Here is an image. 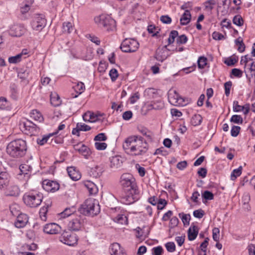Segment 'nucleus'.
I'll return each mask as SVG.
<instances>
[{
    "label": "nucleus",
    "mask_w": 255,
    "mask_h": 255,
    "mask_svg": "<svg viewBox=\"0 0 255 255\" xmlns=\"http://www.w3.org/2000/svg\"><path fill=\"white\" fill-rule=\"evenodd\" d=\"M123 147L128 154L132 156H139L145 154L148 146L143 138L140 136L132 135L127 138L123 144Z\"/></svg>",
    "instance_id": "nucleus-1"
},
{
    "label": "nucleus",
    "mask_w": 255,
    "mask_h": 255,
    "mask_svg": "<svg viewBox=\"0 0 255 255\" xmlns=\"http://www.w3.org/2000/svg\"><path fill=\"white\" fill-rule=\"evenodd\" d=\"M27 146L25 141L17 139L10 141L6 146V151L7 154L13 158H19L23 156L26 152Z\"/></svg>",
    "instance_id": "nucleus-2"
},
{
    "label": "nucleus",
    "mask_w": 255,
    "mask_h": 255,
    "mask_svg": "<svg viewBox=\"0 0 255 255\" xmlns=\"http://www.w3.org/2000/svg\"><path fill=\"white\" fill-rule=\"evenodd\" d=\"M43 195L39 192H32L25 194L23 196L24 204L31 208H35L40 205Z\"/></svg>",
    "instance_id": "nucleus-3"
},
{
    "label": "nucleus",
    "mask_w": 255,
    "mask_h": 255,
    "mask_svg": "<svg viewBox=\"0 0 255 255\" xmlns=\"http://www.w3.org/2000/svg\"><path fill=\"white\" fill-rule=\"evenodd\" d=\"M120 184L123 190H130L134 192V190H137L135 179L131 174H123L120 178Z\"/></svg>",
    "instance_id": "nucleus-4"
},
{
    "label": "nucleus",
    "mask_w": 255,
    "mask_h": 255,
    "mask_svg": "<svg viewBox=\"0 0 255 255\" xmlns=\"http://www.w3.org/2000/svg\"><path fill=\"white\" fill-rule=\"evenodd\" d=\"M95 22L100 27H104L107 30H114L116 26V21L109 15H101L95 18Z\"/></svg>",
    "instance_id": "nucleus-5"
},
{
    "label": "nucleus",
    "mask_w": 255,
    "mask_h": 255,
    "mask_svg": "<svg viewBox=\"0 0 255 255\" xmlns=\"http://www.w3.org/2000/svg\"><path fill=\"white\" fill-rule=\"evenodd\" d=\"M84 212L88 216L93 217L98 214L100 211L98 201L93 199H87L84 203Z\"/></svg>",
    "instance_id": "nucleus-6"
},
{
    "label": "nucleus",
    "mask_w": 255,
    "mask_h": 255,
    "mask_svg": "<svg viewBox=\"0 0 255 255\" xmlns=\"http://www.w3.org/2000/svg\"><path fill=\"white\" fill-rule=\"evenodd\" d=\"M120 200L122 203L126 205L133 203L138 199L137 190H134V192L130 190H123L120 194Z\"/></svg>",
    "instance_id": "nucleus-7"
},
{
    "label": "nucleus",
    "mask_w": 255,
    "mask_h": 255,
    "mask_svg": "<svg viewBox=\"0 0 255 255\" xmlns=\"http://www.w3.org/2000/svg\"><path fill=\"white\" fill-rule=\"evenodd\" d=\"M139 47L138 42L133 39H125L120 46L121 49L124 52H134Z\"/></svg>",
    "instance_id": "nucleus-8"
},
{
    "label": "nucleus",
    "mask_w": 255,
    "mask_h": 255,
    "mask_svg": "<svg viewBox=\"0 0 255 255\" xmlns=\"http://www.w3.org/2000/svg\"><path fill=\"white\" fill-rule=\"evenodd\" d=\"M20 126L21 128H24L23 130L27 134L34 135L39 131V128L35 124L28 120L26 122H22L20 124Z\"/></svg>",
    "instance_id": "nucleus-9"
},
{
    "label": "nucleus",
    "mask_w": 255,
    "mask_h": 255,
    "mask_svg": "<svg viewBox=\"0 0 255 255\" xmlns=\"http://www.w3.org/2000/svg\"><path fill=\"white\" fill-rule=\"evenodd\" d=\"M59 241L65 245L73 246L77 244L78 239L75 235L66 231L59 237Z\"/></svg>",
    "instance_id": "nucleus-10"
},
{
    "label": "nucleus",
    "mask_w": 255,
    "mask_h": 255,
    "mask_svg": "<svg viewBox=\"0 0 255 255\" xmlns=\"http://www.w3.org/2000/svg\"><path fill=\"white\" fill-rule=\"evenodd\" d=\"M46 25V19L41 14H36L31 22L33 30L40 31Z\"/></svg>",
    "instance_id": "nucleus-11"
},
{
    "label": "nucleus",
    "mask_w": 255,
    "mask_h": 255,
    "mask_svg": "<svg viewBox=\"0 0 255 255\" xmlns=\"http://www.w3.org/2000/svg\"><path fill=\"white\" fill-rule=\"evenodd\" d=\"M168 98L169 103L174 106L182 105L183 99L177 93L176 91L170 90L168 93Z\"/></svg>",
    "instance_id": "nucleus-12"
},
{
    "label": "nucleus",
    "mask_w": 255,
    "mask_h": 255,
    "mask_svg": "<svg viewBox=\"0 0 255 255\" xmlns=\"http://www.w3.org/2000/svg\"><path fill=\"white\" fill-rule=\"evenodd\" d=\"M42 187L47 192H54L59 189V184L56 181L46 179L42 182Z\"/></svg>",
    "instance_id": "nucleus-13"
},
{
    "label": "nucleus",
    "mask_w": 255,
    "mask_h": 255,
    "mask_svg": "<svg viewBox=\"0 0 255 255\" xmlns=\"http://www.w3.org/2000/svg\"><path fill=\"white\" fill-rule=\"evenodd\" d=\"M61 227L59 224H45L43 232L48 234H57L60 233Z\"/></svg>",
    "instance_id": "nucleus-14"
},
{
    "label": "nucleus",
    "mask_w": 255,
    "mask_h": 255,
    "mask_svg": "<svg viewBox=\"0 0 255 255\" xmlns=\"http://www.w3.org/2000/svg\"><path fill=\"white\" fill-rule=\"evenodd\" d=\"M109 250L111 255H127L124 249L117 243L112 244Z\"/></svg>",
    "instance_id": "nucleus-15"
},
{
    "label": "nucleus",
    "mask_w": 255,
    "mask_h": 255,
    "mask_svg": "<svg viewBox=\"0 0 255 255\" xmlns=\"http://www.w3.org/2000/svg\"><path fill=\"white\" fill-rule=\"evenodd\" d=\"M135 231V236L137 238H145L149 233V227L143 226L142 228L137 227L134 230Z\"/></svg>",
    "instance_id": "nucleus-16"
},
{
    "label": "nucleus",
    "mask_w": 255,
    "mask_h": 255,
    "mask_svg": "<svg viewBox=\"0 0 255 255\" xmlns=\"http://www.w3.org/2000/svg\"><path fill=\"white\" fill-rule=\"evenodd\" d=\"M75 212V210L74 207L71 208H66L63 212L58 214L57 217L59 220L65 219L69 217H73L74 216V213Z\"/></svg>",
    "instance_id": "nucleus-17"
},
{
    "label": "nucleus",
    "mask_w": 255,
    "mask_h": 255,
    "mask_svg": "<svg viewBox=\"0 0 255 255\" xmlns=\"http://www.w3.org/2000/svg\"><path fill=\"white\" fill-rule=\"evenodd\" d=\"M67 170L69 176L73 180L77 181L81 178V175L75 167H68Z\"/></svg>",
    "instance_id": "nucleus-18"
},
{
    "label": "nucleus",
    "mask_w": 255,
    "mask_h": 255,
    "mask_svg": "<svg viewBox=\"0 0 255 255\" xmlns=\"http://www.w3.org/2000/svg\"><path fill=\"white\" fill-rule=\"evenodd\" d=\"M123 164L122 157L120 156H113L110 158V167L117 169L120 167Z\"/></svg>",
    "instance_id": "nucleus-19"
},
{
    "label": "nucleus",
    "mask_w": 255,
    "mask_h": 255,
    "mask_svg": "<svg viewBox=\"0 0 255 255\" xmlns=\"http://www.w3.org/2000/svg\"><path fill=\"white\" fill-rule=\"evenodd\" d=\"M20 193V189L17 185H11L6 189L5 194L9 196H18Z\"/></svg>",
    "instance_id": "nucleus-20"
},
{
    "label": "nucleus",
    "mask_w": 255,
    "mask_h": 255,
    "mask_svg": "<svg viewBox=\"0 0 255 255\" xmlns=\"http://www.w3.org/2000/svg\"><path fill=\"white\" fill-rule=\"evenodd\" d=\"M199 232V228L195 225L191 226L188 230V239L189 241L194 240Z\"/></svg>",
    "instance_id": "nucleus-21"
},
{
    "label": "nucleus",
    "mask_w": 255,
    "mask_h": 255,
    "mask_svg": "<svg viewBox=\"0 0 255 255\" xmlns=\"http://www.w3.org/2000/svg\"><path fill=\"white\" fill-rule=\"evenodd\" d=\"M75 150L78 151L86 158H88L91 154L90 149L84 144H82L81 146L78 147V145H75Z\"/></svg>",
    "instance_id": "nucleus-22"
},
{
    "label": "nucleus",
    "mask_w": 255,
    "mask_h": 255,
    "mask_svg": "<svg viewBox=\"0 0 255 255\" xmlns=\"http://www.w3.org/2000/svg\"><path fill=\"white\" fill-rule=\"evenodd\" d=\"M191 15L189 10H185L182 15L180 21L181 25H185L189 23L191 20Z\"/></svg>",
    "instance_id": "nucleus-23"
},
{
    "label": "nucleus",
    "mask_w": 255,
    "mask_h": 255,
    "mask_svg": "<svg viewBox=\"0 0 255 255\" xmlns=\"http://www.w3.org/2000/svg\"><path fill=\"white\" fill-rule=\"evenodd\" d=\"M30 70L29 68L21 69L18 72V77L23 81H26V83H28L26 80L30 73Z\"/></svg>",
    "instance_id": "nucleus-24"
},
{
    "label": "nucleus",
    "mask_w": 255,
    "mask_h": 255,
    "mask_svg": "<svg viewBox=\"0 0 255 255\" xmlns=\"http://www.w3.org/2000/svg\"><path fill=\"white\" fill-rule=\"evenodd\" d=\"M138 130L143 135L146 136L149 140H152L153 134L151 131L143 127H138Z\"/></svg>",
    "instance_id": "nucleus-25"
},
{
    "label": "nucleus",
    "mask_w": 255,
    "mask_h": 255,
    "mask_svg": "<svg viewBox=\"0 0 255 255\" xmlns=\"http://www.w3.org/2000/svg\"><path fill=\"white\" fill-rule=\"evenodd\" d=\"M83 118L85 121H89L92 123L98 120V116L90 112L85 113Z\"/></svg>",
    "instance_id": "nucleus-26"
},
{
    "label": "nucleus",
    "mask_w": 255,
    "mask_h": 255,
    "mask_svg": "<svg viewBox=\"0 0 255 255\" xmlns=\"http://www.w3.org/2000/svg\"><path fill=\"white\" fill-rule=\"evenodd\" d=\"M30 117L34 120L42 122L43 121L44 119L41 114L37 110H33L30 112Z\"/></svg>",
    "instance_id": "nucleus-27"
},
{
    "label": "nucleus",
    "mask_w": 255,
    "mask_h": 255,
    "mask_svg": "<svg viewBox=\"0 0 255 255\" xmlns=\"http://www.w3.org/2000/svg\"><path fill=\"white\" fill-rule=\"evenodd\" d=\"M50 102L51 104L54 107L58 106L61 103L60 97L56 93L51 94Z\"/></svg>",
    "instance_id": "nucleus-28"
},
{
    "label": "nucleus",
    "mask_w": 255,
    "mask_h": 255,
    "mask_svg": "<svg viewBox=\"0 0 255 255\" xmlns=\"http://www.w3.org/2000/svg\"><path fill=\"white\" fill-rule=\"evenodd\" d=\"M31 169L32 167L27 163L22 164L19 166V174H27Z\"/></svg>",
    "instance_id": "nucleus-29"
},
{
    "label": "nucleus",
    "mask_w": 255,
    "mask_h": 255,
    "mask_svg": "<svg viewBox=\"0 0 255 255\" xmlns=\"http://www.w3.org/2000/svg\"><path fill=\"white\" fill-rule=\"evenodd\" d=\"M85 186L88 189L90 194L94 195L97 193L98 188L93 182H88L87 184H85Z\"/></svg>",
    "instance_id": "nucleus-30"
},
{
    "label": "nucleus",
    "mask_w": 255,
    "mask_h": 255,
    "mask_svg": "<svg viewBox=\"0 0 255 255\" xmlns=\"http://www.w3.org/2000/svg\"><path fill=\"white\" fill-rule=\"evenodd\" d=\"M23 34V30L19 26H15L12 28L10 31V35L12 36L19 37Z\"/></svg>",
    "instance_id": "nucleus-31"
},
{
    "label": "nucleus",
    "mask_w": 255,
    "mask_h": 255,
    "mask_svg": "<svg viewBox=\"0 0 255 255\" xmlns=\"http://www.w3.org/2000/svg\"><path fill=\"white\" fill-rule=\"evenodd\" d=\"M114 221L118 223H128V217L124 214H119L114 219Z\"/></svg>",
    "instance_id": "nucleus-32"
},
{
    "label": "nucleus",
    "mask_w": 255,
    "mask_h": 255,
    "mask_svg": "<svg viewBox=\"0 0 255 255\" xmlns=\"http://www.w3.org/2000/svg\"><path fill=\"white\" fill-rule=\"evenodd\" d=\"M202 121V117L200 115H195L191 120V123L193 126H197L201 124Z\"/></svg>",
    "instance_id": "nucleus-33"
},
{
    "label": "nucleus",
    "mask_w": 255,
    "mask_h": 255,
    "mask_svg": "<svg viewBox=\"0 0 255 255\" xmlns=\"http://www.w3.org/2000/svg\"><path fill=\"white\" fill-rule=\"evenodd\" d=\"M16 223H28V217L25 214L19 213L17 216Z\"/></svg>",
    "instance_id": "nucleus-34"
},
{
    "label": "nucleus",
    "mask_w": 255,
    "mask_h": 255,
    "mask_svg": "<svg viewBox=\"0 0 255 255\" xmlns=\"http://www.w3.org/2000/svg\"><path fill=\"white\" fill-rule=\"evenodd\" d=\"M235 43L237 45H238V50L242 53L245 50V45L243 42V40L241 37H239L235 40Z\"/></svg>",
    "instance_id": "nucleus-35"
},
{
    "label": "nucleus",
    "mask_w": 255,
    "mask_h": 255,
    "mask_svg": "<svg viewBox=\"0 0 255 255\" xmlns=\"http://www.w3.org/2000/svg\"><path fill=\"white\" fill-rule=\"evenodd\" d=\"M242 167L241 166L238 168L234 169L231 175V179L232 180H235L242 174Z\"/></svg>",
    "instance_id": "nucleus-36"
},
{
    "label": "nucleus",
    "mask_w": 255,
    "mask_h": 255,
    "mask_svg": "<svg viewBox=\"0 0 255 255\" xmlns=\"http://www.w3.org/2000/svg\"><path fill=\"white\" fill-rule=\"evenodd\" d=\"M207 59L204 57L201 56L198 60V66L200 69H203L207 64Z\"/></svg>",
    "instance_id": "nucleus-37"
},
{
    "label": "nucleus",
    "mask_w": 255,
    "mask_h": 255,
    "mask_svg": "<svg viewBox=\"0 0 255 255\" xmlns=\"http://www.w3.org/2000/svg\"><path fill=\"white\" fill-rule=\"evenodd\" d=\"M73 30L72 23L69 22H64L63 24V31L64 32L70 33Z\"/></svg>",
    "instance_id": "nucleus-38"
},
{
    "label": "nucleus",
    "mask_w": 255,
    "mask_h": 255,
    "mask_svg": "<svg viewBox=\"0 0 255 255\" xmlns=\"http://www.w3.org/2000/svg\"><path fill=\"white\" fill-rule=\"evenodd\" d=\"M178 32L176 30H172L169 34V37L168 38V45L173 43L175 40V38L178 36Z\"/></svg>",
    "instance_id": "nucleus-39"
},
{
    "label": "nucleus",
    "mask_w": 255,
    "mask_h": 255,
    "mask_svg": "<svg viewBox=\"0 0 255 255\" xmlns=\"http://www.w3.org/2000/svg\"><path fill=\"white\" fill-rule=\"evenodd\" d=\"M234 24L238 26H242L244 23V20L240 15H235L233 19Z\"/></svg>",
    "instance_id": "nucleus-40"
},
{
    "label": "nucleus",
    "mask_w": 255,
    "mask_h": 255,
    "mask_svg": "<svg viewBox=\"0 0 255 255\" xmlns=\"http://www.w3.org/2000/svg\"><path fill=\"white\" fill-rule=\"evenodd\" d=\"M202 197L206 200H211L214 199V194L211 192L206 190L202 194Z\"/></svg>",
    "instance_id": "nucleus-41"
},
{
    "label": "nucleus",
    "mask_w": 255,
    "mask_h": 255,
    "mask_svg": "<svg viewBox=\"0 0 255 255\" xmlns=\"http://www.w3.org/2000/svg\"><path fill=\"white\" fill-rule=\"evenodd\" d=\"M163 107V104L161 102H157L149 106V109L160 110Z\"/></svg>",
    "instance_id": "nucleus-42"
},
{
    "label": "nucleus",
    "mask_w": 255,
    "mask_h": 255,
    "mask_svg": "<svg viewBox=\"0 0 255 255\" xmlns=\"http://www.w3.org/2000/svg\"><path fill=\"white\" fill-rule=\"evenodd\" d=\"M22 58L21 57V55L19 54L14 56H11L8 58V62L10 63L16 64L19 62Z\"/></svg>",
    "instance_id": "nucleus-43"
},
{
    "label": "nucleus",
    "mask_w": 255,
    "mask_h": 255,
    "mask_svg": "<svg viewBox=\"0 0 255 255\" xmlns=\"http://www.w3.org/2000/svg\"><path fill=\"white\" fill-rule=\"evenodd\" d=\"M230 121L235 124H242L243 120L241 116L235 115L231 117Z\"/></svg>",
    "instance_id": "nucleus-44"
},
{
    "label": "nucleus",
    "mask_w": 255,
    "mask_h": 255,
    "mask_svg": "<svg viewBox=\"0 0 255 255\" xmlns=\"http://www.w3.org/2000/svg\"><path fill=\"white\" fill-rule=\"evenodd\" d=\"M179 216L181 219L183 223H189L191 218L190 214H186L181 213L179 214Z\"/></svg>",
    "instance_id": "nucleus-45"
},
{
    "label": "nucleus",
    "mask_w": 255,
    "mask_h": 255,
    "mask_svg": "<svg viewBox=\"0 0 255 255\" xmlns=\"http://www.w3.org/2000/svg\"><path fill=\"white\" fill-rule=\"evenodd\" d=\"M109 75L112 81H115L119 76L118 71L115 68L112 69L110 71Z\"/></svg>",
    "instance_id": "nucleus-46"
},
{
    "label": "nucleus",
    "mask_w": 255,
    "mask_h": 255,
    "mask_svg": "<svg viewBox=\"0 0 255 255\" xmlns=\"http://www.w3.org/2000/svg\"><path fill=\"white\" fill-rule=\"evenodd\" d=\"M98 167L92 168L90 172V175L95 178H98L100 177L102 174V172L100 170L98 171Z\"/></svg>",
    "instance_id": "nucleus-47"
},
{
    "label": "nucleus",
    "mask_w": 255,
    "mask_h": 255,
    "mask_svg": "<svg viewBox=\"0 0 255 255\" xmlns=\"http://www.w3.org/2000/svg\"><path fill=\"white\" fill-rule=\"evenodd\" d=\"M56 133H57V132L52 134H49L48 135L44 136L41 139H37V143L41 145L44 144L45 143L47 142L50 136L53 135V134Z\"/></svg>",
    "instance_id": "nucleus-48"
},
{
    "label": "nucleus",
    "mask_w": 255,
    "mask_h": 255,
    "mask_svg": "<svg viewBox=\"0 0 255 255\" xmlns=\"http://www.w3.org/2000/svg\"><path fill=\"white\" fill-rule=\"evenodd\" d=\"M241 128L239 126H233L231 130V134L232 136L236 137L239 134Z\"/></svg>",
    "instance_id": "nucleus-49"
},
{
    "label": "nucleus",
    "mask_w": 255,
    "mask_h": 255,
    "mask_svg": "<svg viewBox=\"0 0 255 255\" xmlns=\"http://www.w3.org/2000/svg\"><path fill=\"white\" fill-rule=\"evenodd\" d=\"M8 102L5 98L0 97V109L1 110H4L8 107Z\"/></svg>",
    "instance_id": "nucleus-50"
},
{
    "label": "nucleus",
    "mask_w": 255,
    "mask_h": 255,
    "mask_svg": "<svg viewBox=\"0 0 255 255\" xmlns=\"http://www.w3.org/2000/svg\"><path fill=\"white\" fill-rule=\"evenodd\" d=\"M153 255H162L163 252V250L161 246L154 247L152 249Z\"/></svg>",
    "instance_id": "nucleus-51"
},
{
    "label": "nucleus",
    "mask_w": 255,
    "mask_h": 255,
    "mask_svg": "<svg viewBox=\"0 0 255 255\" xmlns=\"http://www.w3.org/2000/svg\"><path fill=\"white\" fill-rule=\"evenodd\" d=\"M213 233V239L216 242H219V233L220 230L218 228H214L212 230Z\"/></svg>",
    "instance_id": "nucleus-52"
},
{
    "label": "nucleus",
    "mask_w": 255,
    "mask_h": 255,
    "mask_svg": "<svg viewBox=\"0 0 255 255\" xmlns=\"http://www.w3.org/2000/svg\"><path fill=\"white\" fill-rule=\"evenodd\" d=\"M157 29V28L152 25H150L147 27L148 32L152 33L153 36L157 35V33L159 32L158 30H156Z\"/></svg>",
    "instance_id": "nucleus-53"
},
{
    "label": "nucleus",
    "mask_w": 255,
    "mask_h": 255,
    "mask_svg": "<svg viewBox=\"0 0 255 255\" xmlns=\"http://www.w3.org/2000/svg\"><path fill=\"white\" fill-rule=\"evenodd\" d=\"M167 201L163 199H159L157 202V209L162 210L167 204Z\"/></svg>",
    "instance_id": "nucleus-54"
},
{
    "label": "nucleus",
    "mask_w": 255,
    "mask_h": 255,
    "mask_svg": "<svg viewBox=\"0 0 255 255\" xmlns=\"http://www.w3.org/2000/svg\"><path fill=\"white\" fill-rule=\"evenodd\" d=\"M168 252L172 253L175 251V245L173 242H168L165 244Z\"/></svg>",
    "instance_id": "nucleus-55"
},
{
    "label": "nucleus",
    "mask_w": 255,
    "mask_h": 255,
    "mask_svg": "<svg viewBox=\"0 0 255 255\" xmlns=\"http://www.w3.org/2000/svg\"><path fill=\"white\" fill-rule=\"evenodd\" d=\"M232 85L231 81H228L224 84V87L225 90V95L229 96L230 93V90Z\"/></svg>",
    "instance_id": "nucleus-56"
},
{
    "label": "nucleus",
    "mask_w": 255,
    "mask_h": 255,
    "mask_svg": "<svg viewBox=\"0 0 255 255\" xmlns=\"http://www.w3.org/2000/svg\"><path fill=\"white\" fill-rule=\"evenodd\" d=\"M187 40V37L185 35L182 34L177 37L176 42L178 44H185Z\"/></svg>",
    "instance_id": "nucleus-57"
},
{
    "label": "nucleus",
    "mask_w": 255,
    "mask_h": 255,
    "mask_svg": "<svg viewBox=\"0 0 255 255\" xmlns=\"http://www.w3.org/2000/svg\"><path fill=\"white\" fill-rule=\"evenodd\" d=\"M238 61V59L235 57H229L225 61V63L228 66H233Z\"/></svg>",
    "instance_id": "nucleus-58"
},
{
    "label": "nucleus",
    "mask_w": 255,
    "mask_h": 255,
    "mask_svg": "<svg viewBox=\"0 0 255 255\" xmlns=\"http://www.w3.org/2000/svg\"><path fill=\"white\" fill-rule=\"evenodd\" d=\"M18 208V206L15 204L10 206V211L13 216H16L19 214V211L17 210Z\"/></svg>",
    "instance_id": "nucleus-59"
},
{
    "label": "nucleus",
    "mask_w": 255,
    "mask_h": 255,
    "mask_svg": "<svg viewBox=\"0 0 255 255\" xmlns=\"http://www.w3.org/2000/svg\"><path fill=\"white\" fill-rule=\"evenodd\" d=\"M77 127H78V128H79V129L81 130V131H89L91 128L90 126L86 125L85 124L78 123Z\"/></svg>",
    "instance_id": "nucleus-60"
},
{
    "label": "nucleus",
    "mask_w": 255,
    "mask_h": 255,
    "mask_svg": "<svg viewBox=\"0 0 255 255\" xmlns=\"http://www.w3.org/2000/svg\"><path fill=\"white\" fill-rule=\"evenodd\" d=\"M160 20L162 23L165 24H170L172 21L171 17L168 15H162L160 17Z\"/></svg>",
    "instance_id": "nucleus-61"
},
{
    "label": "nucleus",
    "mask_w": 255,
    "mask_h": 255,
    "mask_svg": "<svg viewBox=\"0 0 255 255\" xmlns=\"http://www.w3.org/2000/svg\"><path fill=\"white\" fill-rule=\"evenodd\" d=\"M216 2L215 0H208L205 2V7L210 10L213 9V5H215Z\"/></svg>",
    "instance_id": "nucleus-62"
},
{
    "label": "nucleus",
    "mask_w": 255,
    "mask_h": 255,
    "mask_svg": "<svg viewBox=\"0 0 255 255\" xmlns=\"http://www.w3.org/2000/svg\"><path fill=\"white\" fill-rule=\"evenodd\" d=\"M233 111L235 112H239L243 111V106H240L238 104V102L235 101L233 102Z\"/></svg>",
    "instance_id": "nucleus-63"
},
{
    "label": "nucleus",
    "mask_w": 255,
    "mask_h": 255,
    "mask_svg": "<svg viewBox=\"0 0 255 255\" xmlns=\"http://www.w3.org/2000/svg\"><path fill=\"white\" fill-rule=\"evenodd\" d=\"M95 147L98 150H104L107 146V143L105 142H98L95 143Z\"/></svg>",
    "instance_id": "nucleus-64"
}]
</instances>
